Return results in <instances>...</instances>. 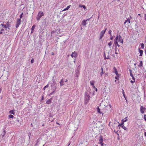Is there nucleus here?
Wrapping results in <instances>:
<instances>
[{
    "mask_svg": "<svg viewBox=\"0 0 146 146\" xmlns=\"http://www.w3.org/2000/svg\"><path fill=\"white\" fill-rule=\"evenodd\" d=\"M90 96L88 92H86L85 94V104H86L90 100Z\"/></svg>",
    "mask_w": 146,
    "mask_h": 146,
    "instance_id": "obj_1",
    "label": "nucleus"
},
{
    "mask_svg": "<svg viewBox=\"0 0 146 146\" xmlns=\"http://www.w3.org/2000/svg\"><path fill=\"white\" fill-rule=\"evenodd\" d=\"M44 15V14L43 12L39 11L36 17V20L38 21L40 20L41 17Z\"/></svg>",
    "mask_w": 146,
    "mask_h": 146,
    "instance_id": "obj_2",
    "label": "nucleus"
},
{
    "mask_svg": "<svg viewBox=\"0 0 146 146\" xmlns=\"http://www.w3.org/2000/svg\"><path fill=\"white\" fill-rule=\"evenodd\" d=\"M6 131L4 130L3 131L2 133L0 135V141L5 140V135L6 133Z\"/></svg>",
    "mask_w": 146,
    "mask_h": 146,
    "instance_id": "obj_3",
    "label": "nucleus"
},
{
    "mask_svg": "<svg viewBox=\"0 0 146 146\" xmlns=\"http://www.w3.org/2000/svg\"><path fill=\"white\" fill-rule=\"evenodd\" d=\"M107 30V28H106L104 30H102L100 33V39H102V38L104 36L106 30Z\"/></svg>",
    "mask_w": 146,
    "mask_h": 146,
    "instance_id": "obj_4",
    "label": "nucleus"
},
{
    "mask_svg": "<svg viewBox=\"0 0 146 146\" xmlns=\"http://www.w3.org/2000/svg\"><path fill=\"white\" fill-rule=\"evenodd\" d=\"M21 19H17V21L16 22V27L17 28L20 25L21 23Z\"/></svg>",
    "mask_w": 146,
    "mask_h": 146,
    "instance_id": "obj_5",
    "label": "nucleus"
},
{
    "mask_svg": "<svg viewBox=\"0 0 146 146\" xmlns=\"http://www.w3.org/2000/svg\"><path fill=\"white\" fill-rule=\"evenodd\" d=\"M77 53L75 52H72L70 55L72 57V58L74 57L75 58H76V57L77 56Z\"/></svg>",
    "mask_w": 146,
    "mask_h": 146,
    "instance_id": "obj_6",
    "label": "nucleus"
},
{
    "mask_svg": "<svg viewBox=\"0 0 146 146\" xmlns=\"http://www.w3.org/2000/svg\"><path fill=\"white\" fill-rule=\"evenodd\" d=\"M118 42H120L121 43H123V39H122L121 36V35H119V38L118 40Z\"/></svg>",
    "mask_w": 146,
    "mask_h": 146,
    "instance_id": "obj_7",
    "label": "nucleus"
},
{
    "mask_svg": "<svg viewBox=\"0 0 146 146\" xmlns=\"http://www.w3.org/2000/svg\"><path fill=\"white\" fill-rule=\"evenodd\" d=\"M146 109L145 108H143L142 106H141L140 108V111L143 114L144 113L145 109Z\"/></svg>",
    "mask_w": 146,
    "mask_h": 146,
    "instance_id": "obj_8",
    "label": "nucleus"
},
{
    "mask_svg": "<svg viewBox=\"0 0 146 146\" xmlns=\"http://www.w3.org/2000/svg\"><path fill=\"white\" fill-rule=\"evenodd\" d=\"M60 86H62L65 84L64 81L63 79H62L60 82Z\"/></svg>",
    "mask_w": 146,
    "mask_h": 146,
    "instance_id": "obj_9",
    "label": "nucleus"
},
{
    "mask_svg": "<svg viewBox=\"0 0 146 146\" xmlns=\"http://www.w3.org/2000/svg\"><path fill=\"white\" fill-rule=\"evenodd\" d=\"M99 143H102L103 141V137L102 136L100 135V138L99 139Z\"/></svg>",
    "mask_w": 146,
    "mask_h": 146,
    "instance_id": "obj_10",
    "label": "nucleus"
},
{
    "mask_svg": "<svg viewBox=\"0 0 146 146\" xmlns=\"http://www.w3.org/2000/svg\"><path fill=\"white\" fill-rule=\"evenodd\" d=\"M131 19L130 18H128L127 19V20H125L124 22V24L126 23L127 22H128V23H130Z\"/></svg>",
    "mask_w": 146,
    "mask_h": 146,
    "instance_id": "obj_11",
    "label": "nucleus"
},
{
    "mask_svg": "<svg viewBox=\"0 0 146 146\" xmlns=\"http://www.w3.org/2000/svg\"><path fill=\"white\" fill-rule=\"evenodd\" d=\"M36 27V25H34L31 28V33H33V31H34V29Z\"/></svg>",
    "mask_w": 146,
    "mask_h": 146,
    "instance_id": "obj_12",
    "label": "nucleus"
},
{
    "mask_svg": "<svg viewBox=\"0 0 146 146\" xmlns=\"http://www.w3.org/2000/svg\"><path fill=\"white\" fill-rule=\"evenodd\" d=\"M86 21L87 20H83L82 22V25L83 26H85L87 24V23H86Z\"/></svg>",
    "mask_w": 146,
    "mask_h": 146,
    "instance_id": "obj_13",
    "label": "nucleus"
},
{
    "mask_svg": "<svg viewBox=\"0 0 146 146\" xmlns=\"http://www.w3.org/2000/svg\"><path fill=\"white\" fill-rule=\"evenodd\" d=\"M76 72V74H75V76L76 77H78V75L79 74V71L78 70H76L75 71Z\"/></svg>",
    "mask_w": 146,
    "mask_h": 146,
    "instance_id": "obj_14",
    "label": "nucleus"
},
{
    "mask_svg": "<svg viewBox=\"0 0 146 146\" xmlns=\"http://www.w3.org/2000/svg\"><path fill=\"white\" fill-rule=\"evenodd\" d=\"M70 5H69L68 6H67L66 8L64 9H63V10L62 11H64L66 10H67L68 9L70 8Z\"/></svg>",
    "mask_w": 146,
    "mask_h": 146,
    "instance_id": "obj_15",
    "label": "nucleus"
},
{
    "mask_svg": "<svg viewBox=\"0 0 146 146\" xmlns=\"http://www.w3.org/2000/svg\"><path fill=\"white\" fill-rule=\"evenodd\" d=\"M139 52L140 53L139 56H141L143 55V50H140L139 48Z\"/></svg>",
    "mask_w": 146,
    "mask_h": 146,
    "instance_id": "obj_16",
    "label": "nucleus"
},
{
    "mask_svg": "<svg viewBox=\"0 0 146 146\" xmlns=\"http://www.w3.org/2000/svg\"><path fill=\"white\" fill-rule=\"evenodd\" d=\"M97 110L98 113L101 114V113H102V112L100 111V109L99 108L98 106L97 108Z\"/></svg>",
    "mask_w": 146,
    "mask_h": 146,
    "instance_id": "obj_17",
    "label": "nucleus"
},
{
    "mask_svg": "<svg viewBox=\"0 0 146 146\" xmlns=\"http://www.w3.org/2000/svg\"><path fill=\"white\" fill-rule=\"evenodd\" d=\"M51 102V99L47 100L46 101V103L47 104H50Z\"/></svg>",
    "mask_w": 146,
    "mask_h": 146,
    "instance_id": "obj_18",
    "label": "nucleus"
},
{
    "mask_svg": "<svg viewBox=\"0 0 146 146\" xmlns=\"http://www.w3.org/2000/svg\"><path fill=\"white\" fill-rule=\"evenodd\" d=\"M114 44L115 46H117L118 47H119L120 46L118 44L117 41H114Z\"/></svg>",
    "mask_w": 146,
    "mask_h": 146,
    "instance_id": "obj_19",
    "label": "nucleus"
},
{
    "mask_svg": "<svg viewBox=\"0 0 146 146\" xmlns=\"http://www.w3.org/2000/svg\"><path fill=\"white\" fill-rule=\"evenodd\" d=\"M143 63L142 61H141L140 62V63L139 65H138V66L139 67H141V66H143Z\"/></svg>",
    "mask_w": 146,
    "mask_h": 146,
    "instance_id": "obj_20",
    "label": "nucleus"
},
{
    "mask_svg": "<svg viewBox=\"0 0 146 146\" xmlns=\"http://www.w3.org/2000/svg\"><path fill=\"white\" fill-rule=\"evenodd\" d=\"M128 117H126L125 118H124L123 119H122V121L124 123V122L126 121L127 120V118Z\"/></svg>",
    "mask_w": 146,
    "mask_h": 146,
    "instance_id": "obj_21",
    "label": "nucleus"
},
{
    "mask_svg": "<svg viewBox=\"0 0 146 146\" xmlns=\"http://www.w3.org/2000/svg\"><path fill=\"white\" fill-rule=\"evenodd\" d=\"M119 38V35H117L116 36L115 38V40H114V41H117V40L118 41Z\"/></svg>",
    "mask_w": 146,
    "mask_h": 146,
    "instance_id": "obj_22",
    "label": "nucleus"
},
{
    "mask_svg": "<svg viewBox=\"0 0 146 146\" xmlns=\"http://www.w3.org/2000/svg\"><path fill=\"white\" fill-rule=\"evenodd\" d=\"M1 25L4 28H7L8 27H9V26L8 27H7L6 25H4L3 24H1Z\"/></svg>",
    "mask_w": 146,
    "mask_h": 146,
    "instance_id": "obj_23",
    "label": "nucleus"
},
{
    "mask_svg": "<svg viewBox=\"0 0 146 146\" xmlns=\"http://www.w3.org/2000/svg\"><path fill=\"white\" fill-rule=\"evenodd\" d=\"M9 113L13 115H14L15 114V113L14 112V110H13L10 111H9Z\"/></svg>",
    "mask_w": 146,
    "mask_h": 146,
    "instance_id": "obj_24",
    "label": "nucleus"
},
{
    "mask_svg": "<svg viewBox=\"0 0 146 146\" xmlns=\"http://www.w3.org/2000/svg\"><path fill=\"white\" fill-rule=\"evenodd\" d=\"M121 127L123 129L125 130H127V128L125 127L124 125H123L121 126Z\"/></svg>",
    "mask_w": 146,
    "mask_h": 146,
    "instance_id": "obj_25",
    "label": "nucleus"
},
{
    "mask_svg": "<svg viewBox=\"0 0 146 146\" xmlns=\"http://www.w3.org/2000/svg\"><path fill=\"white\" fill-rule=\"evenodd\" d=\"M90 84L93 86H94V81H91L90 82Z\"/></svg>",
    "mask_w": 146,
    "mask_h": 146,
    "instance_id": "obj_26",
    "label": "nucleus"
},
{
    "mask_svg": "<svg viewBox=\"0 0 146 146\" xmlns=\"http://www.w3.org/2000/svg\"><path fill=\"white\" fill-rule=\"evenodd\" d=\"M113 44V42L110 41L109 43H108V45L110 46H110L112 45Z\"/></svg>",
    "mask_w": 146,
    "mask_h": 146,
    "instance_id": "obj_27",
    "label": "nucleus"
},
{
    "mask_svg": "<svg viewBox=\"0 0 146 146\" xmlns=\"http://www.w3.org/2000/svg\"><path fill=\"white\" fill-rule=\"evenodd\" d=\"M9 118H13L14 117L13 115H9Z\"/></svg>",
    "mask_w": 146,
    "mask_h": 146,
    "instance_id": "obj_28",
    "label": "nucleus"
},
{
    "mask_svg": "<svg viewBox=\"0 0 146 146\" xmlns=\"http://www.w3.org/2000/svg\"><path fill=\"white\" fill-rule=\"evenodd\" d=\"M81 7L83 8L84 9H86V6L84 5H82L80 6Z\"/></svg>",
    "mask_w": 146,
    "mask_h": 146,
    "instance_id": "obj_29",
    "label": "nucleus"
},
{
    "mask_svg": "<svg viewBox=\"0 0 146 146\" xmlns=\"http://www.w3.org/2000/svg\"><path fill=\"white\" fill-rule=\"evenodd\" d=\"M123 123H124L122 122V123L121 124H119V125H118V126H121H121L123 125Z\"/></svg>",
    "mask_w": 146,
    "mask_h": 146,
    "instance_id": "obj_30",
    "label": "nucleus"
},
{
    "mask_svg": "<svg viewBox=\"0 0 146 146\" xmlns=\"http://www.w3.org/2000/svg\"><path fill=\"white\" fill-rule=\"evenodd\" d=\"M141 47L142 49H143L144 48V45L143 43H142L141 44Z\"/></svg>",
    "mask_w": 146,
    "mask_h": 146,
    "instance_id": "obj_31",
    "label": "nucleus"
},
{
    "mask_svg": "<svg viewBox=\"0 0 146 146\" xmlns=\"http://www.w3.org/2000/svg\"><path fill=\"white\" fill-rule=\"evenodd\" d=\"M111 30H109L108 31V33L109 34H110V36H111Z\"/></svg>",
    "mask_w": 146,
    "mask_h": 146,
    "instance_id": "obj_32",
    "label": "nucleus"
},
{
    "mask_svg": "<svg viewBox=\"0 0 146 146\" xmlns=\"http://www.w3.org/2000/svg\"><path fill=\"white\" fill-rule=\"evenodd\" d=\"M48 87V84H47L46 85L44 88V90L46 88H47Z\"/></svg>",
    "mask_w": 146,
    "mask_h": 146,
    "instance_id": "obj_33",
    "label": "nucleus"
},
{
    "mask_svg": "<svg viewBox=\"0 0 146 146\" xmlns=\"http://www.w3.org/2000/svg\"><path fill=\"white\" fill-rule=\"evenodd\" d=\"M123 95L124 97V98H125V99H126L125 97V95L124 92L123 90Z\"/></svg>",
    "mask_w": 146,
    "mask_h": 146,
    "instance_id": "obj_34",
    "label": "nucleus"
},
{
    "mask_svg": "<svg viewBox=\"0 0 146 146\" xmlns=\"http://www.w3.org/2000/svg\"><path fill=\"white\" fill-rule=\"evenodd\" d=\"M104 73V72H103V71H102V72L100 73V75L101 76Z\"/></svg>",
    "mask_w": 146,
    "mask_h": 146,
    "instance_id": "obj_35",
    "label": "nucleus"
},
{
    "mask_svg": "<svg viewBox=\"0 0 146 146\" xmlns=\"http://www.w3.org/2000/svg\"><path fill=\"white\" fill-rule=\"evenodd\" d=\"M34 62V59H32L31 60V62L32 63H33V62Z\"/></svg>",
    "mask_w": 146,
    "mask_h": 146,
    "instance_id": "obj_36",
    "label": "nucleus"
},
{
    "mask_svg": "<svg viewBox=\"0 0 146 146\" xmlns=\"http://www.w3.org/2000/svg\"><path fill=\"white\" fill-rule=\"evenodd\" d=\"M66 14H63L62 16V18H63L65 16H66Z\"/></svg>",
    "mask_w": 146,
    "mask_h": 146,
    "instance_id": "obj_37",
    "label": "nucleus"
},
{
    "mask_svg": "<svg viewBox=\"0 0 146 146\" xmlns=\"http://www.w3.org/2000/svg\"><path fill=\"white\" fill-rule=\"evenodd\" d=\"M23 13H22L21 14V15L20 17V19L22 18V15H23Z\"/></svg>",
    "mask_w": 146,
    "mask_h": 146,
    "instance_id": "obj_38",
    "label": "nucleus"
},
{
    "mask_svg": "<svg viewBox=\"0 0 146 146\" xmlns=\"http://www.w3.org/2000/svg\"><path fill=\"white\" fill-rule=\"evenodd\" d=\"M108 56H107V58H106V59H110V58H109V52H108Z\"/></svg>",
    "mask_w": 146,
    "mask_h": 146,
    "instance_id": "obj_39",
    "label": "nucleus"
},
{
    "mask_svg": "<svg viewBox=\"0 0 146 146\" xmlns=\"http://www.w3.org/2000/svg\"><path fill=\"white\" fill-rule=\"evenodd\" d=\"M110 36L111 37L110 38V39L111 40H113V36L112 35Z\"/></svg>",
    "mask_w": 146,
    "mask_h": 146,
    "instance_id": "obj_40",
    "label": "nucleus"
},
{
    "mask_svg": "<svg viewBox=\"0 0 146 146\" xmlns=\"http://www.w3.org/2000/svg\"><path fill=\"white\" fill-rule=\"evenodd\" d=\"M144 15V19L146 21V14H145Z\"/></svg>",
    "mask_w": 146,
    "mask_h": 146,
    "instance_id": "obj_41",
    "label": "nucleus"
},
{
    "mask_svg": "<svg viewBox=\"0 0 146 146\" xmlns=\"http://www.w3.org/2000/svg\"><path fill=\"white\" fill-rule=\"evenodd\" d=\"M146 115H144V119L146 121Z\"/></svg>",
    "mask_w": 146,
    "mask_h": 146,
    "instance_id": "obj_42",
    "label": "nucleus"
},
{
    "mask_svg": "<svg viewBox=\"0 0 146 146\" xmlns=\"http://www.w3.org/2000/svg\"><path fill=\"white\" fill-rule=\"evenodd\" d=\"M55 92V91H54L53 92H51L50 93V95H52L54 92Z\"/></svg>",
    "mask_w": 146,
    "mask_h": 146,
    "instance_id": "obj_43",
    "label": "nucleus"
},
{
    "mask_svg": "<svg viewBox=\"0 0 146 146\" xmlns=\"http://www.w3.org/2000/svg\"><path fill=\"white\" fill-rule=\"evenodd\" d=\"M132 77V79L134 80V81L135 80V78L133 76L131 77Z\"/></svg>",
    "mask_w": 146,
    "mask_h": 146,
    "instance_id": "obj_44",
    "label": "nucleus"
},
{
    "mask_svg": "<svg viewBox=\"0 0 146 146\" xmlns=\"http://www.w3.org/2000/svg\"><path fill=\"white\" fill-rule=\"evenodd\" d=\"M130 76L132 77L133 76V74L132 73H130Z\"/></svg>",
    "mask_w": 146,
    "mask_h": 146,
    "instance_id": "obj_45",
    "label": "nucleus"
},
{
    "mask_svg": "<svg viewBox=\"0 0 146 146\" xmlns=\"http://www.w3.org/2000/svg\"><path fill=\"white\" fill-rule=\"evenodd\" d=\"M100 143L101 144V145L102 146H103L104 145V143Z\"/></svg>",
    "mask_w": 146,
    "mask_h": 146,
    "instance_id": "obj_46",
    "label": "nucleus"
},
{
    "mask_svg": "<svg viewBox=\"0 0 146 146\" xmlns=\"http://www.w3.org/2000/svg\"><path fill=\"white\" fill-rule=\"evenodd\" d=\"M115 74L116 75H117V74H118L117 72V70H116V69H115Z\"/></svg>",
    "mask_w": 146,
    "mask_h": 146,
    "instance_id": "obj_47",
    "label": "nucleus"
},
{
    "mask_svg": "<svg viewBox=\"0 0 146 146\" xmlns=\"http://www.w3.org/2000/svg\"><path fill=\"white\" fill-rule=\"evenodd\" d=\"M130 82H131V83H133L134 82H135V81H132V80H131V81H130Z\"/></svg>",
    "mask_w": 146,
    "mask_h": 146,
    "instance_id": "obj_48",
    "label": "nucleus"
},
{
    "mask_svg": "<svg viewBox=\"0 0 146 146\" xmlns=\"http://www.w3.org/2000/svg\"><path fill=\"white\" fill-rule=\"evenodd\" d=\"M129 71L130 72V73H132V70L130 69H129Z\"/></svg>",
    "mask_w": 146,
    "mask_h": 146,
    "instance_id": "obj_49",
    "label": "nucleus"
},
{
    "mask_svg": "<svg viewBox=\"0 0 146 146\" xmlns=\"http://www.w3.org/2000/svg\"><path fill=\"white\" fill-rule=\"evenodd\" d=\"M43 99H44V97H43V96H42V98H41V100H43Z\"/></svg>",
    "mask_w": 146,
    "mask_h": 146,
    "instance_id": "obj_50",
    "label": "nucleus"
},
{
    "mask_svg": "<svg viewBox=\"0 0 146 146\" xmlns=\"http://www.w3.org/2000/svg\"><path fill=\"white\" fill-rule=\"evenodd\" d=\"M4 31V29H1V31H2H2Z\"/></svg>",
    "mask_w": 146,
    "mask_h": 146,
    "instance_id": "obj_51",
    "label": "nucleus"
},
{
    "mask_svg": "<svg viewBox=\"0 0 146 146\" xmlns=\"http://www.w3.org/2000/svg\"><path fill=\"white\" fill-rule=\"evenodd\" d=\"M101 70H102V71H103V68L102 67H101Z\"/></svg>",
    "mask_w": 146,
    "mask_h": 146,
    "instance_id": "obj_52",
    "label": "nucleus"
},
{
    "mask_svg": "<svg viewBox=\"0 0 146 146\" xmlns=\"http://www.w3.org/2000/svg\"><path fill=\"white\" fill-rule=\"evenodd\" d=\"M144 135L146 137V132H145L144 133Z\"/></svg>",
    "mask_w": 146,
    "mask_h": 146,
    "instance_id": "obj_53",
    "label": "nucleus"
},
{
    "mask_svg": "<svg viewBox=\"0 0 146 146\" xmlns=\"http://www.w3.org/2000/svg\"><path fill=\"white\" fill-rule=\"evenodd\" d=\"M90 19V18H89V19H88L86 20H87V21H89Z\"/></svg>",
    "mask_w": 146,
    "mask_h": 146,
    "instance_id": "obj_54",
    "label": "nucleus"
},
{
    "mask_svg": "<svg viewBox=\"0 0 146 146\" xmlns=\"http://www.w3.org/2000/svg\"><path fill=\"white\" fill-rule=\"evenodd\" d=\"M104 57H105V56H106V54H105V53H104Z\"/></svg>",
    "mask_w": 146,
    "mask_h": 146,
    "instance_id": "obj_55",
    "label": "nucleus"
},
{
    "mask_svg": "<svg viewBox=\"0 0 146 146\" xmlns=\"http://www.w3.org/2000/svg\"><path fill=\"white\" fill-rule=\"evenodd\" d=\"M51 54H52V55H53L54 54V52H52Z\"/></svg>",
    "mask_w": 146,
    "mask_h": 146,
    "instance_id": "obj_56",
    "label": "nucleus"
},
{
    "mask_svg": "<svg viewBox=\"0 0 146 146\" xmlns=\"http://www.w3.org/2000/svg\"><path fill=\"white\" fill-rule=\"evenodd\" d=\"M2 31H0V34H2Z\"/></svg>",
    "mask_w": 146,
    "mask_h": 146,
    "instance_id": "obj_57",
    "label": "nucleus"
},
{
    "mask_svg": "<svg viewBox=\"0 0 146 146\" xmlns=\"http://www.w3.org/2000/svg\"><path fill=\"white\" fill-rule=\"evenodd\" d=\"M1 88H0V93H1Z\"/></svg>",
    "mask_w": 146,
    "mask_h": 146,
    "instance_id": "obj_58",
    "label": "nucleus"
},
{
    "mask_svg": "<svg viewBox=\"0 0 146 146\" xmlns=\"http://www.w3.org/2000/svg\"><path fill=\"white\" fill-rule=\"evenodd\" d=\"M104 59H106L107 57L106 56L104 57Z\"/></svg>",
    "mask_w": 146,
    "mask_h": 146,
    "instance_id": "obj_59",
    "label": "nucleus"
},
{
    "mask_svg": "<svg viewBox=\"0 0 146 146\" xmlns=\"http://www.w3.org/2000/svg\"><path fill=\"white\" fill-rule=\"evenodd\" d=\"M115 78L116 79H117V78L116 76L115 77Z\"/></svg>",
    "mask_w": 146,
    "mask_h": 146,
    "instance_id": "obj_60",
    "label": "nucleus"
},
{
    "mask_svg": "<svg viewBox=\"0 0 146 146\" xmlns=\"http://www.w3.org/2000/svg\"><path fill=\"white\" fill-rule=\"evenodd\" d=\"M74 63H75V62H75V60H74Z\"/></svg>",
    "mask_w": 146,
    "mask_h": 146,
    "instance_id": "obj_61",
    "label": "nucleus"
},
{
    "mask_svg": "<svg viewBox=\"0 0 146 146\" xmlns=\"http://www.w3.org/2000/svg\"><path fill=\"white\" fill-rule=\"evenodd\" d=\"M116 47H115V51H116Z\"/></svg>",
    "mask_w": 146,
    "mask_h": 146,
    "instance_id": "obj_62",
    "label": "nucleus"
},
{
    "mask_svg": "<svg viewBox=\"0 0 146 146\" xmlns=\"http://www.w3.org/2000/svg\"><path fill=\"white\" fill-rule=\"evenodd\" d=\"M101 114H102V115H103V114H104V113H102H102H101Z\"/></svg>",
    "mask_w": 146,
    "mask_h": 146,
    "instance_id": "obj_63",
    "label": "nucleus"
},
{
    "mask_svg": "<svg viewBox=\"0 0 146 146\" xmlns=\"http://www.w3.org/2000/svg\"><path fill=\"white\" fill-rule=\"evenodd\" d=\"M105 75L106 76H107V74H105Z\"/></svg>",
    "mask_w": 146,
    "mask_h": 146,
    "instance_id": "obj_64",
    "label": "nucleus"
}]
</instances>
